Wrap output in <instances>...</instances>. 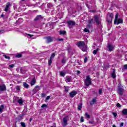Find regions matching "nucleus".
Returning <instances> with one entry per match:
<instances>
[{"label": "nucleus", "instance_id": "obj_1", "mask_svg": "<svg viewBox=\"0 0 127 127\" xmlns=\"http://www.w3.org/2000/svg\"><path fill=\"white\" fill-rule=\"evenodd\" d=\"M85 85L87 87L92 85V79H91V77L90 75L86 76V78L84 80Z\"/></svg>", "mask_w": 127, "mask_h": 127}, {"label": "nucleus", "instance_id": "obj_2", "mask_svg": "<svg viewBox=\"0 0 127 127\" xmlns=\"http://www.w3.org/2000/svg\"><path fill=\"white\" fill-rule=\"evenodd\" d=\"M114 16V14L113 13H108L107 14V21L108 23H112L113 21V17Z\"/></svg>", "mask_w": 127, "mask_h": 127}, {"label": "nucleus", "instance_id": "obj_3", "mask_svg": "<svg viewBox=\"0 0 127 127\" xmlns=\"http://www.w3.org/2000/svg\"><path fill=\"white\" fill-rule=\"evenodd\" d=\"M94 20L97 25H100L101 24V19L99 17V15H95L94 16Z\"/></svg>", "mask_w": 127, "mask_h": 127}, {"label": "nucleus", "instance_id": "obj_4", "mask_svg": "<svg viewBox=\"0 0 127 127\" xmlns=\"http://www.w3.org/2000/svg\"><path fill=\"white\" fill-rule=\"evenodd\" d=\"M117 90H118L117 93L119 94V95H120V96H123L124 94V92L125 91L124 90V88H123V87H122L121 86H118Z\"/></svg>", "mask_w": 127, "mask_h": 127}, {"label": "nucleus", "instance_id": "obj_5", "mask_svg": "<svg viewBox=\"0 0 127 127\" xmlns=\"http://www.w3.org/2000/svg\"><path fill=\"white\" fill-rule=\"evenodd\" d=\"M44 38L45 39H46L47 43H50V42H53V40L54 39V38L51 36L45 37Z\"/></svg>", "mask_w": 127, "mask_h": 127}, {"label": "nucleus", "instance_id": "obj_6", "mask_svg": "<svg viewBox=\"0 0 127 127\" xmlns=\"http://www.w3.org/2000/svg\"><path fill=\"white\" fill-rule=\"evenodd\" d=\"M66 23L68 24L69 28H72V26L75 25V24H76V23L75 22V21H72V20H69L67 21Z\"/></svg>", "mask_w": 127, "mask_h": 127}, {"label": "nucleus", "instance_id": "obj_7", "mask_svg": "<svg viewBox=\"0 0 127 127\" xmlns=\"http://www.w3.org/2000/svg\"><path fill=\"white\" fill-rule=\"evenodd\" d=\"M77 94H78V92H77V91L73 90L69 93V96L70 98H74Z\"/></svg>", "mask_w": 127, "mask_h": 127}, {"label": "nucleus", "instance_id": "obj_8", "mask_svg": "<svg viewBox=\"0 0 127 127\" xmlns=\"http://www.w3.org/2000/svg\"><path fill=\"white\" fill-rule=\"evenodd\" d=\"M40 90V86H36L35 88L32 90L33 92V95H34V94H36L38 91Z\"/></svg>", "mask_w": 127, "mask_h": 127}, {"label": "nucleus", "instance_id": "obj_9", "mask_svg": "<svg viewBox=\"0 0 127 127\" xmlns=\"http://www.w3.org/2000/svg\"><path fill=\"white\" fill-rule=\"evenodd\" d=\"M6 91V86L4 84L0 85V92H4Z\"/></svg>", "mask_w": 127, "mask_h": 127}, {"label": "nucleus", "instance_id": "obj_10", "mask_svg": "<svg viewBox=\"0 0 127 127\" xmlns=\"http://www.w3.org/2000/svg\"><path fill=\"white\" fill-rule=\"evenodd\" d=\"M78 47H83V46H85V42L79 41L76 44Z\"/></svg>", "mask_w": 127, "mask_h": 127}, {"label": "nucleus", "instance_id": "obj_11", "mask_svg": "<svg viewBox=\"0 0 127 127\" xmlns=\"http://www.w3.org/2000/svg\"><path fill=\"white\" fill-rule=\"evenodd\" d=\"M18 104L19 106H23V103H24V101L22 98H19V100H18Z\"/></svg>", "mask_w": 127, "mask_h": 127}, {"label": "nucleus", "instance_id": "obj_12", "mask_svg": "<svg viewBox=\"0 0 127 127\" xmlns=\"http://www.w3.org/2000/svg\"><path fill=\"white\" fill-rule=\"evenodd\" d=\"M24 116V114L19 115L18 117H17V118L16 120V123H17V122H19V121H21V120H22V119H23Z\"/></svg>", "mask_w": 127, "mask_h": 127}, {"label": "nucleus", "instance_id": "obj_13", "mask_svg": "<svg viewBox=\"0 0 127 127\" xmlns=\"http://www.w3.org/2000/svg\"><path fill=\"white\" fill-rule=\"evenodd\" d=\"M43 17H42V16L41 15H38L34 19L35 21H37L38 20H40L41 19H43Z\"/></svg>", "mask_w": 127, "mask_h": 127}, {"label": "nucleus", "instance_id": "obj_14", "mask_svg": "<svg viewBox=\"0 0 127 127\" xmlns=\"http://www.w3.org/2000/svg\"><path fill=\"white\" fill-rule=\"evenodd\" d=\"M71 81H72V77H71L70 76H67L65 77V82H66V83H69Z\"/></svg>", "mask_w": 127, "mask_h": 127}, {"label": "nucleus", "instance_id": "obj_15", "mask_svg": "<svg viewBox=\"0 0 127 127\" xmlns=\"http://www.w3.org/2000/svg\"><path fill=\"white\" fill-rule=\"evenodd\" d=\"M107 48L109 49L108 51H110V52L114 51V46L112 45H108Z\"/></svg>", "mask_w": 127, "mask_h": 127}, {"label": "nucleus", "instance_id": "obj_16", "mask_svg": "<svg viewBox=\"0 0 127 127\" xmlns=\"http://www.w3.org/2000/svg\"><path fill=\"white\" fill-rule=\"evenodd\" d=\"M10 6V2H7L6 7L5 8V11L6 12L8 11V8H9Z\"/></svg>", "mask_w": 127, "mask_h": 127}, {"label": "nucleus", "instance_id": "obj_17", "mask_svg": "<svg viewBox=\"0 0 127 127\" xmlns=\"http://www.w3.org/2000/svg\"><path fill=\"white\" fill-rule=\"evenodd\" d=\"M18 100H19V97L14 96L13 98V103L14 104H16L18 102Z\"/></svg>", "mask_w": 127, "mask_h": 127}, {"label": "nucleus", "instance_id": "obj_18", "mask_svg": "<svg viewBox=\"0 0 127 127\" xmlns=\"http://www.w3.org/2000/svg\"><path fill=\"white\" fill-rule=\"evenodd\" d=\"M67 117H65L63 119L64 125V126H67Z\"/></svg>", "mask_w": 127, "mask_h": 127}, {"label": "nucleus", "instance_id": "obj_19", "mask_svg": "<svg viewBox=\"0 0 127 127\" xmlns=\"http://www.w3.org/2000/svg\"><path fill=\"white\" fill-rule=\"evenodd\" d=\"M122 115L123 116H127V109H124L123 110Z\"/></svg>", "mask_w": 127, "mask_h": 127}, {"label": "nucleus", "instance_id": "obj_20", "mask_svg": "<svg viewBox=\"0 0 127 127\" xmlns=\"http://www.w3.org/2000/svg\"><path fill=\"white\" fill-rule=\"evenodd\" d=\"M111 76H112V78H113V79H115V78H116V77L117 76L116 75V69H113V71L112 73L111 74Z\"/></svg>", "mask_w": 127, "mask_h": 127}, {"label": "nucleus", "instance_id": "obj_21", "mask_svg": "<svg viewBox=\"0 0 127 127\" xmlns=\"http://www.w3.org/2000/svg\"><path fill=\"white\" fill-rule=\"evenodd\" d=\"M123 21L122 18H119L118 20H117V21H116L117 24H120V23H123Z\"/></svg>", "mask_w": 127, "mask_h": 127}, {"label": "nucleus", "instance_id": "obj_22", "mask_svg": "<svg viewBox=\"0 0 127 127\" xmlns=\"http://www.w3.org/2000/svg\"><path fill=\"white\" fill-rule=\"evenodd\" d=\"M83 106V103H81L79 105H78L77 109L78 111H81L82 110V106Z\"/></svg>", "mask_w": 127, "mask_h": 127}, {"label": "nucleus", "instance_id": "obj_23", "mask_svg": "<svg viewBox=\"0 0 127 127\" xmlns=\"http://www.w3.org/2000/svg\"><path fill=\"white\" fill-rule=\"evenodd\" d=\"M118 18H119V13H117L115 16V19L114 20V23L116 24L117 21H118Z\"/></svg>", "mask_w": 127, "mask_h": 127}, {"label": "nucleus", "instance_id": "obj_24", "mask_svg": "<svg viewBox=\"0 0 127 127\" xmlns=\"http://www.w3.org/2000/svg\"><path fill=\"white\" fill-rule=\"evenodd\" d=\"M27 70L26 69H23L22 67L20 68V72L22 74H25V72Z\"/></svg>", "mask_w": 127, "mask_h": 127}, {"label": "nucleus", "instance_id": "obj_25", "mask_svg": "<svg viewBox=\"0 0 127 127\" xmlns=\"http://www.w3.org/2000/svg\"><path fill=\"white\" fill-rule=\"evenodd\" d=\"M23 85L26 89H28L29 88V85L26 82H23Z\"/></svg>", "mask_w": 127, "mask_h": 127}, {"label": "nucleus", "instance_id": "obj_26", "mask_svg": "<svg viewBox=\"0 0 127 127\" xmlns=\"http://www.w3.org/2000/svg\"><path fill=\"white\" fill-rule=\"evenodd\" d=\"M35 83H36V80H35V78H33L32 81H31V85L32 86H33Z\"/></svg>", "mask_w": 127, "mask_h": 127}, {"label": "nucleus", "instance_id": "obj_27", "mask_svg": "<svg viewBox=\"0 0 127 127\" xmlns=\"http://www.w3.org/2000/svg\"><path fill=\"white\" fill-rule=\"evenodd\" d=\"M96 102H97L96 98H93L92 99V101L90 102V105H94V104H95V103H96Z\"/></svg>", "mask_w": 127, "mask_h": 127}, {"label": "nucleus", "instance_id": "obj_28", "mask_svg": "<svg viewBox=\"0 0 127 127\" xmlns=\"http://www.w3.org/2000/svg\"><path fill=\"white\" fill-rule=\"evenodd\" d=\"M47 6L48 8H51V7H53V4L52 3H48Z\"/></svg>", "mask_w": 127, "mask_h": 127}, {"label": "nucleus", "instance_id": "obj_29", "mask_svg": "<svg viewBox=\"0 0 127 127\" xmlns=\"http://www.w3.org/2000/svg\"><path fill=\"white\" fill-rule=\"evenodd\" d=\"M3 109H4V106L1 105L0 107V113H2V112H3Z\"/></svg>", "mask_w": 127, "mask_h": 127}, {"label": "nucleus", "instance_id": "obj_30", "mask_svg": "<svg viewBox=\"0 0 127 127\" xmlns=\"http://www.w3.org/2000/svg\"><path fill=\"white\" fill-rule=\"evenodd\" d=\"M59 32L61 35H65L66 34V31H60Z\"/></svg>", "mask_w": 127, "mask_h": 127}, {"label": "nucleus", "instance_id": "obj_31", "mask_svg": "<svg viewBox=\"0 0 127 127\" xmlns=\"http://www.w3.org/2000/svg\"><path fill=\"white\" fill-rule=\"evenodd\" d=\"M86 27L88 29H90L91 28H93V25H92V24H88V25H87Z\"/></svg>", "mask_w": 127, "mask_h": 127}, {"label": "nucleus", "instance_id": "obj_32", "mask_svg": "<svg viewBox=\"0 0 127 127\" xmlns=\"http://www.w3.org/2000/svg\"><path fill=\"white\" fill-rule=\"evenodd\" d=\"M94 23V19H90L88 20V24H93Z\"/></svg>", "mask_w": 127, "mask_h": 127}, {"label": "nucleus", "instance_id": "obj_33", "mask_svg": "<svg viewBox=\"0 0 127 127\" xmlns=\"http://www.w3.org/2000/svg\"><path fill=\"white\" fill-rule=\"evenodd\" d=\"M22 20H23L22 19L19 18L18 19V20L16 22V24H20V23H21V22H20V21H22Z\"/></svg>", "mask_w": 127, "mask_h": 127}, {"label": "nucleus", "instance_id": "obj_34", "mask_svg": "<svg viewBox=\"0 0 127 127\" xmlns=\"http://www.w3.org/2000/svg\"><path fill=\"white\" fill-rule=\"evenodd\" d=\"M49 66H51V64H52V59L50 58V60L48 62Z\"/></svg>", "mask_w": 127, "mask_h": 127}, {"label": "nucleus", "instance_id": "obj_35", "mask_svg": "<svg viewBox=\"0 0 127 127\" xmlns=\"http://www.w3.org/2000/svg\"><path fill=\"white\" fill-rule=\"evenodd\" d=\"M98 51H99V48H98L96 50L93 51V53L94 55H96L97 53H98Z\"/></svg>", "mask_w": 127, "mask_h": 127}, {"label": "nucleus", "instance_id": "obj_36", "mask_svg": "<svg viewBox=\"0 0 127 127\" xmlns=\"http://www.w3.org/2000/svg\"><path fill=\"white\" fill-rule=\"evenodd\" d=\"M60 74L62 77H64V76H65V73L63 71H60Z\"/></svg>", "mask_w": 127, "mask_h": 127}, {"label": "nucleus", "instance_id": "obj_37", "mask_svg": "<svg viewBox=\"0 0 127 127\" xmlns=\"http://www.w3.org/2000/svg\"><path fill=\"white\" fill-rule=\"evenodd\" d=\"M85 116L87 119H90V115H89V114H88L87 113H85Z\"/></svg>", "mask_w": 127, "mask_h": 127}, {"label": "nucleus", "instance_id": "obj_38", "mask_svg": "<svg viewBox=\"0 0 127 127\" xmlns=\"http://www.w3.org/2000/svg\"><path fill=\"white\" fill-rule=\"evenodd\" d=\"M65 88V91L66 92H69V87L68 86H64Z\"/></svg>", "mask_w": 127, "mask_h": 127}, {"label": "nucleus", "instance_id": "obj_39", "mask_svg": "<svg viewBox=\"0 0 127 127\" xmlns=\"http://www.w3.org/2000/svg\"><path fill=\"white\" fill-rule=\"evenodd\" d=\"M21 57H22L21 54H19L16 55V57L17 58H21Z\"/></svg>", "mask_w": 127, "mask_h": 127}, {"label": "nucleus", "instance_id": "obj_40", "mask_svg": "<svg viewBox=\"0 0 127 127\" xmlns=\"http://www.w3.org/2000/svg\"><path fill=\"white\" fill-rule=\"evenodd\" d=\"M3 57H4L5 58V59H8V60H10V57H8V56H7L6 55H3Z\"/></svg>", "mask_w": 127, "mask_h": 127}, {"label": "nucleus", "instance_id": "obj_41", "mask_svg": "<svg viewBox=\"0 0 127 127\" xmlns=\"http://www.w3.org/2000/svg\"><path fill=\"white\" fill-rule=\"evenodd\" d=\"M15 89L17 91H20V86H16Z\"/></svg>", "mask_w": 127, "mask_h": 127}, {"label": "nucleus", "instance_id": "obj_42", "mask_svg": "<svg viewBox=\"0 0 127 127\" xmlns=\"http://www.w3.org/2000/svg\"><path fill=\"white\" fill-rule=\"evenodd\" d=\"M21 125L22 127H26L25 123L24 122H21Z\"/></svg>", "mask_w": 127, "mask_h": 127}, {"label": "nucleus", "instance_id": "obj_43", "mask_svg": "<svg viewBox=\"0 0 127 127\" xmlns=\"http://www.w3.org/2000/svg\"><path fill=\"white\" fill-rule=\"evenodd\" d=\"M41 108L43 109H44V108H47V105L44 104L42 105Z\"/></svg>", "mask_w": 127, "mask_h": 127}, {"label": "nucleus", "instance_id": "obj_44", "mask_svg": "<svg viewBox=\"0 0 127 127\" xmlns=\"http://www.w3.org/2000/svg\"><path fill=\"white\" fill-rule=\"evenodd\" d=\"M112 114L113 115L114 118H116L117 116H118V114H117L116 112H113Z\"/></svg>", "mask_w": 127, "mask_h": 127}, {"label": "nucleus", "instance_id": "obj_45", "mask_svg": "<svg viewBox=\"0 0 127 127\" xmlns=\"http://www.w3.org/2000/svg\"><path fill=\"white\" fill-rule=\"evenodd\" d=\"M87 62H88V58L85 57L84 59V63H87Z\"/></svg>", "mask_w": 127, "mask_h": 127}, {"label": "nucleus", "instance_id": "obj_46", "mask_svg": "<svg viewBox=\"0 0 127 127\" xmlns=\"http://www.w3.org/2000/svg\"><path fill=\"white\" fill-rule=\"evenodd\" d=\"M62 63H63L64 64H65V63H66V60L65 59H63L62 60Z\"/></svg>", "mask_w": 127, "mask_h": 127}, {"label": "nucleus", "instance_id": "obj_47", "mask_svg": "<svg viewBox=\"0 0 127 127\" xmlns=\"http://www.w3.org/2000/svg\"><path fill=\"white\" fill-rule=\"evenodd\" d=\"M57 41H63L64 39L63 38H59L57 39Z\"/></svg>", "mask_w": 127, "mask_h": 127}, {"label": "nucleus", "instance_id": "obj_48", "mask_svg": "<svg viewBox=\"0 0 127 127\" xmlns=\"http://www.w3.org/2000/svg\"><path fill=\"white\" fill-rule=\"evenodd\" d=\"M54 57H55V54L53 53L51 55V56L50 58H51V59H52V58H54Z\"/></svg>", "mask_w": 127, "mask_h": 127}, {"label": "nucleus", "instance_id": "obj_49", "mask_svg": "<svg viewBox=\"0 0 127 127\" xmlns=\"http://www.w3.org/2000/svg\"><path fill=\"white\" fill-rule=\"evenodd\" d=\"M84 32H90V31L89 30V29H87V28H85L84 29Z\"/></svg>", "mask_w": 127, "mask_h": 127}, {"label": "nucleus", "instance_id": "obj_50", "mask_svg": "<svg viewBox=\"0 0 127 127\" xmlns=\"http://www.w3.org/2000/svg\"><path fill=\"white\" fill-rule=\"evenodd\" d=\"M116 106L118 107V108H121L122 107V105H121L120 104V103L116 104Z\"/></svg>", "mask_w": 127, "mask_h": 127}, {"label": "nucleus", "instance_id": "obj_51", "mask_svg": "<svg viewBox=\"0 0 127 127\" xmlns=\"http://www.w3.org/2000/svg\"><path fill=\"white\" fill-rule=\"evenodd\" d=\"M85 120H84V117H81V119H80V122H81V123H84V121Z\"/></svg>", "mask_w": 127, "mask_h": 127}, {"label": "nucleus", "instance_id": "obj_52", "mask_svg": "<svg viewBox=\"0 0 127 127\" xmlns=\"http://www.w3.org/2000/svg\"><path fill=\"white\" fill-rule=\"evenodd\" d=\"M99 95H101L102 93H103V90H102V89H100L99 90Z\"/></svg>", "mask_w": 127, "mask_h": 127}, {"label": "nucleus", "instance_id": "obj_53", "mask_svg": "<svg viewBox=\"0 0 127 127\" xmlns=\"http://www.w3.org/2000/svg\"><path fill=\"white\" fill-rule=\"evenodd\" d=\"M9 67L10 68H13V67H14V64H10V65H9Z\"/></svg>", "mask_w": 127, "mask_h": 127}, {"label": "nucleus", "instance_id": "obj_54", "mask_svg": "<svg viewBox=\"0 0 127 127\" xmlns=\"http://www.w3.org/2000/svg\"><path fill=\"white\" fill-rule=\"evenodd\" d=\"M76 74L77 75H80V74H81V71H80V70H77L76 71Z\"/></svg>", "mask_w": 127, "mask_h": 127}, {"label": "nucleus", "instance_id": "obj_55", "mask_svg": "<svg viewBox=\"0 0 127 127\" xmlns=\"http://www.w3.org/2000/svg\"><path fill=\"white\" fill-rule=\"evenodd\" d=\"M86 49H87V48L85 47V48H83V49H82V50L84 52H85V51H86Z\"/></svg>", "mask_w": 127, "mask_h": 127}, {"label": "nucleus", "instance_id": "obj_56", "mask_svg": "<svg viewBox=\"0 0 127 127\" xmlns=\"http://www.w3.org/2000/svg\"><path fill=\"white\" fill-rule=\"evenodd\" d=\"M49 99H50V96H48L47 97V98H46V100H47V101H48V100H49Z\"/></svg>", "mask_w": 127, "mask_h": 127}, {"label": "nucleus", "instance_id": "obj_57", "mask_svg": "<svg viewBox=\"0 0 127 127\" xmlns=\"http://www.w3.org/2000/svg\"><path fill=\"white\" fill-rule=\"evenodd\" d=\"M3 32H4V30H0V34H1V33H3Z\"/></svg>", "mask_w": 127, "mask_h": 127}, {"label": "nucleus", "instance_id": "obj_58", "mask_svg": "<svg viewBox=\"0 0 127 127\" xmlns=\"http://www.w3.org/2000/svg\"><path fill=\"white\" fill-rule=\"evenodd\" d=\"M120 127H124V123H121L120 124Z\"/></svg>", "mask_w": 127, "mask_h": 127}, {"label": "nucleus", "instance_id": "obj_59", "mask_svg": "<svg viewBox=\"0 0 127 127\" xmlns=\"http://www.w3.org/2000/svg\"><path fill=\"white\" fill-rule=\"evenodd\" d=\"M27 35H28V36H30V37H32L33 36V35H30L29 34H28Z\"/></svg>", "mask_w": 127, "mask_h": 127}, {"label": "nucleus", "instance_id": "obj_60", "mask_svg": "<svg viewBox=\"0 0 127 127\" xmlns=\"http://www.w3.org/2000/svg\"><path fill=\"white\" fill-rule=\"evenodd\" d=\"M124 66L125 69H127V64H125Z\"/></svg>", "mask_w": 127, "mask_h": 127}, {"label": "nucleus", "instance_id": "obj_61", "mask_svg": "<svg viewBox=\"0 0 127 127\" xmlns=\"http://www.w3.org/2000/svg\"><path fill=\"white\" fill-rule=\"evenodd\" d=\"M95 47H96V44H93V49H95Z\"/></svg>", "mask_w": 127, "mask_h": 127}, {"label": "nucleus", "instance_id": "obj_62", "mask_svg": "<svg viewBox=\"0 0 127 127\" xmlns=\"http://www.w3.org/2000/svg\"><path fill=\"white\" fill-rule=\"evenodd\" d=\"M42 97H45V93H42Z\"/></svg>", "mask_w": 127, "mask_h": 127}, {"label": "nucleus", "instance_id": "obj_63", "mask_svg": "<svg viewBox=\"0 0 127 127\" xmlns=\"http://www.w3.org/2000/svg\"><path fill=\"white\" fill-rule=\"evenodd\" d=\"M29 121L30 122V123H31V122H32V118H31L29 119Z\"/></svg>", "mask_w": 127, "mask_h": 127}, {"label": "nucleus", "instance_id": "obj_64", "mask_svg": "<svg viewBox=\"0 0 127 127\" xmlns=\"http://www.w3.org/2000/svg\"><path fill=\"white\" fill-rule=\"evenodd\" d=\"M90 11L91 12H95V10H90Z\"/></svg>", "mask_w": 127, "mask_h": 127}]
</instances>
